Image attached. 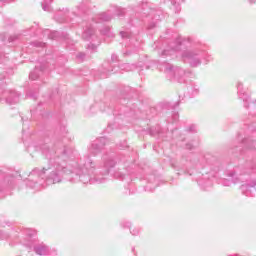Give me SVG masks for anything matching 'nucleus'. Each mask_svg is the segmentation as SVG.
<instances>
[{"label":"nucleus","mask_w":256,"mask_h":256,"mask_svg":"<svg viewBox=\"0 0 256 256\" xmlns=\"http://www.w3.org/2000/svg\"><path fill=\"white\" fill-rule=\"evenodd\" d=\"M88 49L95 51V49H97V46H95V44H91V45H88Z\"/></svg>","instance_id":"28"},{"label":"nucleus","mask_w":256,"mask_h":256,"mask_svg":"<svg viewBox=\"0 0 256 256\" xmlns=\"http://www.w3.org/2000/svg\"><path fill=\"white\" fill-rule=\"evenodd\" d=\"M78 58H79V59H85V54L80 53V54L78 55Z\"/></svg>","instance_id":"30"},{"label":"nucleus","mask_w":256,"mask_h":256,"mask_svg":"<svg viewBox=\"0 0 256 256\" xmlns=\"http://www.w3.org/2000/svg\"><path fill=\"white\" fill-rule=\"evenodd\" d=\"M256 180H253L250 184H243L241 186V191L246 197H253V193H255Z\"/></svg>","instance_id":"5"},{"label":"nucleus","mask_w":256,"mask_h":256,"mask_svg":"<svg viewBox=\"0 0 256 256\" xmlns=\"http://www.w3.org/2000/svg\"><path fill=\"white\" fill-rule=\"evenodd\" d=\"M27 186H28V187H31L32 189H35V182H33V181H31V180H28Z\"/></svg>","instance_id":"24"},{"label":"nucleus","mask_w":256,"mask_h":256,"mask_svg":"<svg viewBox=\"0 0 256 256\" xmlns=\"http://www.w3.org/2000/svg\"><path fill=\"white\" fill-rule=\"evenodd\" d=\"M46 182L48 185H54V183H61V176H59V173L52 170L50 175L47 177Z\"/></svg>","instance_id":"7"},{"label":"nucleus","mask_w":256,"mask_h":256,"mask_svg":"<svg viewBox=\"0 0 256 256\" xmlns=\"http://www.w3.org/2000/svg\"><path fill=\"white\" fill-rule=\"evenodd\" d=\"M188 131L190 133H195L197 131V127L195 125H191L189 128H188Z\"/></svg>","instance_id":"23"},{"label":"nucleus","mask_w":256,"mask_h":256,"mask_svg":"<svg viewBox=\"0 0 256 256\" xmlns=\"http://www.w3.org/2000/svg\"><path fill=\"white\" fill-rule=\"evenodd\" d=\"M102 35H106L107 37H113V33H111V30L109 28H105V30L102 31Z\"/></svg>","instance_id":"22"},{"label":"nucleus","mask_w":256,"mask_h":256,"mask_svg":"<svg viewBox=\"0 0 256 256\" xmlns=\"http://www.w3.org/2000/svg\"><path fill=\"white\" fill-rule=\"evenodd\" d=\"M111 61H112V63H115L116 61H117V55H112L111 56Z\"/></svg>","instance_id":"29"},{"label":"nucleus","mask_w":256,"mask_h":256,"mask_svg":"<svg viewBox=\"0 0 256 256\" xmlns=\"http://www.w3.org/2000/svg\"><path fill=\"white\" fill-rule=\"evenodd\" d=\"M40 47H43V44H40Z\"/></svg>","instance_id":"36"},{"label":"nucleus","mask_w":256,"mask_h":256,"mask_svg":"<svg viewBox=\"0 0 256 256\" xmlns=\"http://www.w3.org/2000/svg\"><path fill=\"white\" fill-rule=\"evenodd\" d=\"M186 149H193V146L191 144H187Z\"/></svg>","instance_id":"32"},{"label":"nucleus","mask_w":256,"mask_h":256,"mask_svg":"<svg viewBox=\"0 0 256 256\" xmlns=\"http://www.w3.org/2000/svg\"><path fill=\"white\" fill-rule=\"evenodd\" d=\"M34 251L37 255H47L49 253V248L43 244L34 246Z\"/></svg>","instance_id":"10"},{"label":"nucleus","mask_w":256,"mask_h":256,"mask_svg":"<svg viewBox=\"0 0 256 256\" xmlns=\"http://www.w3.org/2000/svg\"><path fill=\"white\" fill-rule=\"evenodd\" d=\"M223 185H225L226 187H229V185H231V181H228V182L224 181Z\"/></svg>","instance_id":"31"},{"label":"nucleus","mask_w":256,"mask_h":256,"mask_svg":"<svg viewBox=\"0 0 256 256\" xmlns=\"http://www.w3.org/2000/svg\"><path fill=\"white\" fill-rule=\"evenodd\" d=\"M198 184L201 185L204 189H209V187H213V182L211 180H207L204 184L198 182Z\"/></svg>","instance_id":"20"},{"label":"nucleus","mask_w":256,"mask_h":256,"mask_svg":"<svg viewBox=\"0 0 256 256\" xmlns=\"http://www.w3.org/2000/svg\"><path fill=\"white\" fill-rule=\"evenodd\" d=\"M93 33H95V29H93V26L86 25L84 32L82 34V39H84V41H89V39L93 37Z\"/></svg>","instance_id":"8"},{"label":"nucleus","mask_w":256,"mask_h":256,"mask_svg":"<svg viewBox=\"0 0 256 256\" xmlns=\"http://www.w3.org/2000/svg\"><path fill=\"white\" fill-rule=\"evenodd\" d=\"M51 3H53V0H44L42 2V9L43 11H51Z\"/></svg>","instance_id":"16"},{"label":"nucleus","mask_w":256,"mask_h":256,"mask_svg":"<svg viewBox=\"0 0 256 256\" xmlns=\"http://www.w3.org/2000/svg\"><path fill=\"white\" fill-rule=\"evenodd\" d=\"M100 21H111L113 19V16L109 12H104L99 15Z\"/></svg>","instance_id":"17"},{"label":"nucleus","mask_w":256,"mask_h":256,"mask_svg":"<svg viewBox=\"0 0 256 256\" xmlns=\"http://www.w3.org/2000/svg\"><path fill=\"white\" fill-rule=\"evenodd\" d=\"M88 9H91V0H83L79 5H78V10L81 11L82 13H85Z\"/></svg>","instance_id":"11"},{"label":"nucleus","mask_w":256,"mask_h":256,"mask_svg":"<svg viewBox=\"0 0 256 256\" xmlns=\"http://www.w3.org/2000/svg\"><path fill=\"white\" fill-rule=\"evenodd\" d=\"M132 235H139V229H133L130 231Z\"/></svg>","instance_id":"27"},{"label":"nucleus","mask_w":256,"mask_h":256,"mask_svg":"<svg viewBox=\"0 0 256 256\" xmlns=\"http://www.w3.org/2000/svg\"><path fill=\"white\" fill-rule=\"evenodd\" d=\"M110 67H113V64H110Z\"/></svg>","instance_id":"37"},{"label":"nucleus","mask_w":256,"mask_h":256,"mask_svg":"<svg viewBox=\"0 0 256 256\" xmlns=\"http://www.w3.org/2000/svg\"><path fill=\"white\" fill-rule=\"evenodd\" d=\"M103 161H104V167L106 169L105 173L106 175H109V169L115 167L117 162H115V159H113V157L111 156H104Z\"/></svg>","instance_id":"6"},{"label":"nucleus","mask_w":256,"mask_h":256,"mask_svg":"<svg viewBox=\"0 0 256 256\" xmlns=\"http://www.w3.org/2000/svg\"><path fill=\"white\" fill-rule=\"evenodd\" d=\"M45 33L48 35L49 39H57V35H59V33L57 32H50L49 30H46Z\"/></svg>","instance_id":"21"},{"label":"nucleus","mask_w":256,"mask_h":256,"mask_svg":"<svg viewBox=\"0 0 256 256\" xmlns=\"http://www.w3.org/2000/svg\"><path fill=\"white\" fill-rule=\"evenodd\" d=\"M182 59L185 63H189L190 67H199L201 65V54L193 50L184 51Z\"/></svg>","instance_id":"3"},{"label":"nucleus","mask_w":256,"mask_h":256,"mask_svg":"<svg viewBox=\"0 0 256 256\" xmlns=\"http://www.w3.org/2000/svg\"><path fill=\"white\" fill-rule=\"evenodd\" d=\"M160 71L165 73L166 77L170 79V81H178V83H184L185 82V70L176 67L174 68L173 65L164 62L159 66Z\"/></svg>","instance_id":"2"},{"label":"nucleus","mask_w":256,"mask_h":256,"mask_svg":"<svg viewBox=\"0 0 256 256\" xmlns=\"http://www.w3.org/2000/svg\"><path fill=\"white\" fill-rule=\"evenodd\" d=\"M42 153L47 159H50V163H53L55 171H62L66 174V179L70 183H79L80 181V183L87 185L88 183H103L105 181V178L95 176V162L89 157L81 160L79 164L75 163L72 166H67L65 151L62 153L61 150H54L44 145ZM59 153H62L61 156H59Z\"/></svg>","instance_id":"1"},{"label":"nucleus","mask_w":256,"mask_h":256,"mask_svg":"<svg viewBox=\"0 0 256 256\" xmlns=\"http://www.w3.org/2000/svg\"><path fill=\"white\" fill-rule=\"evenodd\" d=\"M31 175H39V177H43V175H45V168H43V170L34 169L31 172Z\"/></svg>","instance_id":"19"},{"label":"nucleus","mask_w":256,"mask_h":256,"mask_svg":"<svg viewBox=\"0 0 256 256\" xmlns=\"http://www.w3.org/2000/svg\"><path fill=\"white\" fill-rule=\"evenodd\" d=\"M105 77H107V76H105V75H102V76H101V79H105Z\"/></svg>","instance_id":"35"},{"label":"nucleus","mask_w":256,"mask_h":256,"mask_svg":"<svg viewBox=\"0 0 256 256\" xmlns=\"http://www.w3.org/2000/svg\"><path fill=\"white\" fill-rule=\"evenodd\" d=\"M104 69H105V73H111V71H113V69L109 68L107 64L104 65Z\"/></svg>","instance_id":"25"},{"label":"nucleus","mask_w":256,"mask_h":256,"mask_svg":"<svg viewBox=\"0 0 256 256\" xmlns=\"http://www.w3.org/2000/svg\"><path fill=\"white\" fill-rule=\"evenodd\" d=\"M237 90H238V95H239L240 99H243V101H249V95H247L243 91V84L238 83L237 84Z\"/></svg>","instance_id":"12"},{"label":"nucleus","mask_w":256,"mask_h":256,"mask_svg":"<svg viewBox=\"0 0 256 256\" xmlns=\"http://www.w3.org/2000/svg\"><path fill=\"white\" fill-rule=\"evenodd\" d=\"M6 103L8 105H15V103H19V93L13 91L10 96L6 99Z\"/></svg>","instance_id":"9"},{"label":"nucleus","mask_w":256,"mask_h":256,"mask_svg":"<svg viewBox=\"0 0 256 256\" xmlns=\"http://www.w3.org/2000/svg\"><path fill=\"white\" fill-rule=\"evenodd\" d=\"M107 143V138L102 137L96 140L92 146L89 148V153L91 155H97V153H101V149H103L104 145Z\"/></svg>","instance_id":"4"},{"label":"nucleus","mask_w":256,"mask_h":256,"mask_svg":"<svg viewBox=\"0 0 256 256\" xmlns=\"http://www.w3.org/2000/svg\"><path fill=\"white\" fill-rule=\"evenodd\" d=\"M120 69L122 71H133V70L137 69V66H135V64L126 63V64H122L120 66Z\"/></svg>","instance_id":"15"},{"label":"nucleus","mask_w":256,"mask_h":256,"mask_svg":"<svg viewBox=\"0 0 256 256\" xmlns=\"http://www.w3.org/2000/svg\"><path fill=\"white\" fill-rule=\"evenodd\" d=\"M120 35H121L122 39L129 37V34L127 32H123V31L120 32Z\"/></svg>","instance_id":"26"},{"label":"nucleus","mask_w":256,"mask_h":256,"mask_svg":"<svg viewBox=\"0 0 256 256\" xmlns=\"http://www.w3.org/2000/svg\"><path fill=\"white\" fill-rule=\"evenodd\" d=\"M250 3H256V0H250Z\"/></svg>","instance_id":"33"},{"label":"nucleus","mask_w":256,"mask_h":256,"mask_svg":"<svg viewBox=\"0 0 256 256\" xmlns=\"http://www.w3.org/2000/svg\"><path fill=\"white\" fill-rule=\"evenodd\" d=\"M39 75H41V70L39 69V67H36L34 71L30 73L29 77L32 81H35L39 79Z\"/></svg>","instance_id":"13"},{"label":"nucleus","mask_w":256,"mask_h":256,"mask_svg":"<svg viewBox=\"0 0 256 256\" xmlns=\"http://www.w3.org/2000/svg\"><path fill=\"white\" fill-rule=\"evenodd\" d=\"M114 14H116L117 17H123L125 15V9L116 7L114 10Z\"/></svg>","instance_id":"18"},{"label":"nucleus","mask_w":256,"mask_h":256,"mask_svg":"<svg viewBox=\"0 0 256 256\" xmlns=\"http://www.w3.org/2000/svg\"><path fill=\"white\" fill-rule=\"evenodd\" d=\"M179 47H181V42L178 41V45L175 48H172L170 50H164L162 52L163 56H167V55H173L175 52H177V50L179 49Z\"/></svg>","instance_id":"14"},{"label":"nucleus","mask_w":256,"mask_h":256,"mask_svg":"<svg viewBox=\"0 0 256 256\" xmlns=\"http://www.w3.org/2000/svg\"><path fill=\"white\" fill-rule=\"evenodd\" d=\"M0 1H4V2H6V3H9V0H0Z\"/></svg>","instance_id":"34"}]
</instances>
